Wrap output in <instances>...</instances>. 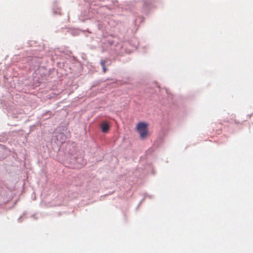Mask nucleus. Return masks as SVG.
I'll return each instance as SVG.
<instances>
[{"label": "nucleus", "mask_w": 253, "mask_h": 253, "mask_svg": "<svg viewBox=\"0 0 253 253\" xmlns=\"http://www.w3.org/2000/svg\"><path fill=\"white\" fill-rule=\"evenodd\" d=\"M105 63L106 61L105 60H102L101 61V65L103 68V73H105L106 72L107 69L105 67Z\"/></svg>", "instance_id": "7ed1b4c3"}, {"label": "nucleus", "mask_w": 253, "mask_h": 253, "mask_svg": "<svg viewBox=\"0 0 253 253\" xmlns=\"http://www.w3.org/2000/svg\"><path fill=\"white\" fill-rule=\"evenodd\" d=\"M148 124L144 122H139L136 125V129L141 138H145L148 135L147 130Z\"/></svg>", "instance_id": "f257e3e1"}, {"label": "nucleus", "mask_w": 253, "mask_h": 253, "mask_svg": "<svg viewBox=\"0 0 253 253\" xmlns=\"http://www.w3.org/2000/svg\"><path fill=\"white\" fill-rule=\"evenodd\" d=\"M100 128L103 132H107L110 128L109 123L107 121H103L100 124Z\"/></svg>", "instance_id": "f03ea898"}]
</instances>
